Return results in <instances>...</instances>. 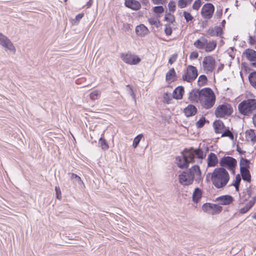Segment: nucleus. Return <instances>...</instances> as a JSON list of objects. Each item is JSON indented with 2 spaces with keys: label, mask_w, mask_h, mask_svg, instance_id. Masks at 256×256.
Listing matches in <instances>:
<instances>
[{
  "label": "nucleus",
  "mask_w": 256,
  "mask_h": 256,
  "mask_svg": "<svg viewBox=\"0 0 256 256\" xmlns=\"http://www.w3.org/2000/svg\"><path fill=\"white\" fill-rule=\"evenodd\" d=\"M206 154L200 148L194 149L192 148L188 150L185 148L181 152V156L176 158L177 166L181 168H187L190 163L194 162L196 158L202 160Z\"/></svg>",
  "instance_id": "1"
},
{
  "label": "nucleus",
  "mask_w": 256,
  "mask_h": 256,
  "mask_svg": "<svg viewBox=\"0 0 256 256\" xmlns=\"http://www.w3.org/2000/svg\"><path fill=\"white\" fill-rule=\"evenodd\" d=\"M202 172L198 166L194 165L188 170L184 171L178 176L179 182L184 186H189L194 180L199 184L202 180Z\"/></svg>",
  "instance_id": "2"
},
{
  "label": "nucleus",
  "mask_w": 256,
  "mask_h": 256,
  "mask_svg": "<svg viewBox=\"0 0 256 256\" xmlns=\"http://www.w3.org/2000/svg\"><path fill=\"white\" fill-rule=\"evenodd\" d=\"M211 179L215 187L220 188L226 185L230 180V176L225 168H218L211 174Z\"/></svg>",
  "instance_id": "3"
},
{
  "label": "nucleus",
  "mask_w": 256,
  "mask_h": 256,
  "mask_svg": "<svg viewBox=\"0 0 256 256\" xmlns=\"http://www.w3.org/2000/svg\"><path fill=\"white\" fill-rule=\"evenodd\" d=\"M201 92L200 102L204 108H210L216 102V96L214 92L210 88H204L202 90Z\"/></svg>",
  "instance_id": "4"
},
{
  "label": "nucleus",
  "mask_w": 256,
  "mask_h": 256,
  "mask_svg": "<svg viewBox=\"0 0 256 256\" xmlns=\"http://www.w3.org/2000/svg\"><path fill=\"white\" fill-rule=\"evenodd\" d=\"M238 110L240 114L250 116L253 111L256 110V99L250 98L242 101L238 105Z\"/></svg>",
  "instance_id": "5"
},
{
  "label": "nucleus",
  "mask_w": 256,
  "mask_h": 256,
  "mask_svg": "<svg viewBox=\"0 0 256 256\" xmlns=\"http://www.w3.org/2000/svg\"><path fill=\"white\" fill-rule=\"evenodd\" d=\"M236 164V160L234 158L230 156H224L220 161V165L221 168H226L228 170L231 172L232 174H234Z\"/></svg>",
  "instance_id": "6"
},
{
  "label": "nucleus",
  "mask_w": 256,
  "mask_h": 256,
  "mask_svg": "<svg viewBox=\"0 0 256 256\" xmlns=\"http://www.w3.org/2000/svg\"><path fill=\"white\" fill-rule=\"evenodd\" d=\"M233 112V109L230 104L224 103L219 105L216 109L214 114L217 118H224L230 116Z\"/></svg>",
  "instance_id": "7"
},
{
  "label": "nucleus",
  "mask_w": 256,
  "mask_h": 256,
  "mask_svg": "<svg viewBox=\"0 0 256 256\" xmlns=\"http://www.w3.org/2000/svg\"><path fill=\"white\" fill-rule=\"evenodd\" d=\"M198 76L196 67L189 65L188 66L186 72L183 74L182 78L184 81L188 82L194 80Z\"/></svg>",
  "instance_id": "8"
},
{
  "label": "nucleus",
  "mask_w": 256,
  "mask_h": 256,
  "mask_svg": "<svg viewBox=\"0 0 256 256\" xmlns=\"http://www.w3.org/2000/svg\"><path fill=\"white\" fill-rule=\"evenodd\" d=\"M216 62V60L213 56H209L204 57L202 61L204 71L207 74L212 72L215 68Z\"/></svg>",
  "instance_id": "9"
},
{
  "label": "nucleus",
  "mask_w": 256,
  "mask_h": 256,
  "mask_svg": "<svg viewBox=\"0 0 256 256\" xmlns=\"http://www.w3.org/2000/svg\"><path fill=\"white\" fill-rule=\"evenodd\" d=\"M120 57L125 63L130 65L137 64L141 60V59L138 56L132 54L129 52L120 54Z\"/></svg>",
  "instance_id": "10"
},
{
  "label": "nucleus",
  "mask_w": 256,
  "mask_h": 256,
  "mask_svg": "<svg viewBox=\"0 0 256 256\" xmlns=\"http://www.w3.org/2000/svg\"><path fill=\"white\" fill-rule=\"evenodd\" d=\"M202 210L209 214H215L220 213L222 210V208L216 204L206 203L202 205Z\"/></svg>",
  "instance_id": "11"
},
{
  "label": "nucleus",
  "mask_w": 256,
  "mask_h": 256,
  "mask_svg": "<svg viewBox=\"0 0 256 256\" xmlns=\"http://www.w3.org/2000/svg\"><path fill=\"white\" fill-rule=\"evenodd\" d=\"M214 11V6L211 3H206L203 6L201 10V14L205 19L210 20L212 18Z\"/></svg>",
  "instance_id": "12"
},
{
  "label": "nucleus",
  "mask_w": 256,
  "mask_h": 256,
  "mask_svg": "<svg viewBox=\"0 0 256 256\" xmlns=\"http://www.w3.org/2000/svg\"><path fill=\"white\" fill-rule=\"evenodd\" d=\"M0 44L7 50L15 52L16 49L10 39L0 32Z\"/></svg>",
  "instance_id": "13"
},
{
  "label": "nucleus",
  "mask_w": 256,
  "mask_h": 256,
  "mask_svg": "<svg viewBox=\"0 0 256 256\" xmlns=\"http://www.w3.org/2000/svg\"><path fill=\"white\" fill-rule=\"evenodd\" d=\"M242 55L250 62H252V66L256 68V51L252 49H246L242 53Z\"/></svg>",
  "instance_id": "14"
},
{
  "label": "nucleus",
  "mask_w": 256,
  "mask_h": 256,
  "mask_svg": "<svg viewBox=\"0 0 256 256\" xmlns=\"http://www.w3.org/2000/svg\"><path fill=\"white\" fill-rule=\"evenodd\" d=\"M233 198L230 195H224L219 196L216 198V201L219 204L228 205L233 201Z\"/></svg>",
  "instance_id": "15"
},
{
  "label": "nucleus",
  "mask_w": 256,
  "mask_h": 256,
  "mask_svg": "<svg viewBox=\"0 0 256 256\" xmlns=\"http://www.w3.org/2000/svg\"><path fill=\"white\" fill-rule=\"evenodd\" d=\"M125 6L132 10H138L141 8V4L140 2L136 0H126Z\"/></svg>",
  "instance_id": "16"
},
{
  "label": "nucleus",
  "mask_w": 256,
  "mask_h": 256,
  "mask_svg": "<svg viewBox=\"0 0 256 256\" xmlns=\"http://www.w3.org/2000/svg\"><path fill=\"white\" fill-rule=\"evenodd\" d=\"M202 90H193L189 94L188 99L190 102H198L200 101L201 96Z\"/></svg>",
  "instance_id": "17"
},
{
  "label": "nucleus",
  "mask_w": 256,
  "mask_h": 256,
  "mask_svg": "<svg viewBox=\"0 0 256 256\" xmlns=\"http://www.w3.org/2000/svg\"><path fill=\"white\" fill-rule=\"evenodd\" d=\"M218 158L216 154L214 153L210 152L208 157V166H215L218 163Z\"/></svg>",
  "instance_id": "18"
},
{
  "label": "nucleus",
  "mask_w": 256,
  "mask_h": 256,
  "mask_svg": "<svg viewBox=\"0 0 256 256\" xmlns=\"http://www.w3.org/2000/svg\"><path fill=\"white\" fill-rule=\"evenodd\" d=\"M135 30L136 34L140 36H144L148 33V30L142 24L136 26Z\"/></svg>",
  "instance_id": "19"
},
{
  "label": "nucleus",
  "mask_w": 256,
  "mask_h": 256,
  "mask_svg": "<svg viewBox=\"0 0 256 256\" xmlns=\"http://www.w3.org/2000/svg\"><path fill=\"white\" fill-rule=\"evenodd\" d=\"M197 112L196 107L192 104H189L184 109V112L187 117L193 116Z\"/></svg>",
  "instance_id": "20"
},
{
  "label": "nucleus",
  "mask_w": 256,
  "mask_h": 256,
  "mask_svg": "<svg viewBox=\"0 0 256 256\" xmlns=\"http://www.w3.org/2000/svg\"><path fill=\"white\" fill-rule=\"evenodd\" d=\"M214 132L216 134L222 133V131L224 128V125L223 122L220 120H216L213 123Z\"/></svg>",
  "instance_id": "21"
},
{
  "label": "nucleus",
  "mask_w": 256,
  "mask_h": 256,
  "mask_svg": "<svg viewBox=\"0 0 256 256\" xmlns=\"http://www.w3.org/2000/svg\"><path fill=\"white\" fill-rule=\"evenodd\" d=\"M184 94V88L182 86L177 87L174 91L173 96L176 100H180L182 98Z\"/></svg>",
  "instance_id": "22"
},
{
  "label": "nucleus",
  "mask_w": 256,
  "mask_h": 256,
  "mask_svg": "<svg viewBox=\"0 0 256 256\" xmlns=\"http://www.w3.org/2000/svg\"><path fill=\"white\" fill-rule=\"evenodd\" d=\"M246 137L248 140L253 143L256 142V133L254 130L250 129L246 132Z\"/></svg>",
  "instance_id": "23"
},
{
  "label": "nucleus",
  "mask_w": 256,
  "mask_h": 256,
  "mask_svg": "<svg viewBox=\"0 0 256 256\" xmlns=\"http://www.w3.org/2000/svg\"><path fill=\"white\" fill-rule=\"evenodd\" d=\"M202 192L201 189L198 188H196L192 194V200L196 203H198L200 200L202 196Z\"/></svg>",
  "instance_id": "24"
},
{
  "label": "nucleus",
  "mask_w": 256,
  "mask_h": 256,
  "mask_svg": "<svg viewBox=\"0 0 256 256\" xmlns=\"http://www.w3.org/2000/svg\"><path fill=\"white\" fill-rule=\"evenodd\" d=\"M176 73L174 69L172 68L166 74V81L168 82H174L176 80Z\"/></svg>",
  "instance_id": "25"
},
{
  "label": "nucleus",
  "mask_w": 256,
  "mask_h": 256,
  "mask_svg": "<svg viewBox=\"0 0 256 256\" xmlns=\"http://www.w3.org/2000/svg\"><path fill=\"white\" fill-rule=\"evenodd\" d=\"M206 44H207V40L204 38H202L201 40H197L194 44L195 47L199 49L204 48Z\"/></svg>",
  "instance_id": "26"
},
{
  "label": "nucleus",
  "mask_w": 256,
  "mask_h": 256,
  "mask_svg": "<svg viewBox=\"0 0 256 256\" xmlns=\"http://www.w3.org/2000/svg\"><path fill=\"white\" fill-rule=\"evenodd\" d=\"M250 161L244 158H241L240 162V170H247L250 168Z\"/></svg>",
  "instance_id": "27"
},
{
  "label": "nucleus",
  "mask_w": 256,
  "mask_h": 256,
  "mask_svg": "<svg viewBox=\"0 0 256 256\" xmlns=\"http://www.w3.org/2000/svg\"><path fill=\"white\" fill-rule=\"evenodd\" d=\"M242 178L244 180L250 182L251 180V175L248 170H240Z\"/></svg>",
  "instance_id": "28"
},
{
  "label": "nucleus",
  "mask_w": 256,
  "mask_h": 256,
  "mask_svg": "<svg viewBox=\"0 0 256 256\" xmlns=\"http://www.w3.org/2000/svg\"><path fill=\"white\" fill-rule=\"evenodd\" d=\"M216 46V41L212 40V42H207L206 45L205 46V51L206 52H210L214 50Z\"/></svg>",
  "instance_id": "29"
},
{
  "label": "nucleus",
  "mask_w": 256,
  "mask_h": 256,
  "mask_svg": "<svg viewBox=\"0 0 256 256\" xmlns=\"http://www.w3.org/2000/svg\"><path fill=\"white\" fill-rule=\"evenodd\" d=\"M248 80L251 86L256 89V71L249 74Z\"/></svg>",
  "instance_id": "30"
},
{
  "label": "nucleus",
  "mask_w": 256,
  "mask_h": 256,
  "mask_svg": "<svg viewBox=\"0 0 256 256\" xmlns=\"http://www.w3.org/2000/svg\"><path fill=\"white\" fill-rule=\"evenodd\" d=\"M208 78L204 74L200 75L198 80V84L199 86H203L207 84Z\"/></svg>",
  "instance_id": "31"
},
{
  "label": "nucleus",
  "mask_w": 256,
  "mask_h": 256,
  "mask_svg": "<svg viewBox=\"0 0 256 256\" xmlns=\"http://www.w3.org/2000/svg\"><path fill=\"white\" fill-rule=\"evenodd\" d=\"M98 144L103 150H108L109 148L106 140L102 138H100Z\"/></svg>",
  "instance_id": "32"
},
{
  "label": "nucleus",
  "mask_w": 256,
  "mask_h": 256,
  "mask_svg": "<svg viewBox=\"0 0 256 256\" xmlns=\"http://www.w3.org/2000/svg\"><path fill=\"white\" fill-rule=\"evenodd\" d=\"M68 174L71 175L70 178L74 182H78L79 184H83V182L81 180V178L76 174L74 173H68Z\"/></svg>",
  "instance_id": "33"
},
{
  "label": "nucleus",
  "mask_w": 256,
  "mask_h": 256,
  "mask_svg": "<svg viewBox=\"0 0 256 256\" xmlns=\"http://www.w3.org/2000/svg\"><path fill=\"white\" fill-rule=\"evenodd\" d=\"M192 0H179L178 1V6L180 8H186L188 5L191 4Z\"/></svg>",
  "instance_id": "34"
},
{
  "label": "nucleus",
  "mask_w": 256,
  "mask_h": 256,
  "mask_svg": "<svg viewBox=\"0 0 256 256\" xmlns=\"http://www.w3.org/2000/svg\"><path fill=\"white\" fill-rule=\"evenodd\" d=\"M222 137L228 136L230 138V140H234V136L232 132L228 129H226L222 133L221 136Z\"/></svg>",
  "instance_id": "35"
},
{
  "label": "nucleus",
  "mask_w": 256,
  "mask_h": 256,
  "mask_svg": "<svg viewBox=\"0 0 256 256\" xmlns=\"http://www.w3.org/2000/svg\"><path fill=\"white\" fill-rule=\"evenodd\" d=\"M164 20L172 24L175 21V18L174 15L169 12L166 14L164 16Z\"/></svg>",
  "instance_id": "36"
},
{
  "label": "nucleus",
  "mask_w": 256,
  "mask_h": 256,
  "mask_svg": "<svg viewBox=\"0 0 256 256\" xmlns=\"http://www.w3.org/2000/svg\"><path fill=\"white\" fill-rule=\"evenodd\" d=\"M143 135L142 134H140L134 138L133 142V146L134 148H136L137 147Z\"/></svg>",
  "instance_id": "37"
},
{
  "label": "nucleus",
  "mask_w": 256,
  "mask_h": 256,
  "mask_svg": "<svg viewBox=\"0 0 256 256\" xmlns=\"http://www.w3.org/2000/svg\"><path fill=\"white\" fill-rule=\"evenodd\" d=\"M148 21L150 25H154L157 28L159 27L160 26V22L156 18H149Z\"/></svg>",
  "instance_id": "38"
},
{
  "label": "nucleus",
  "mask_w": 256,
  "mask_h": 256,
  "mask_svg": "<svg viewBox=\"0 0 256 256\" xmlns=\"http://www.w3.org/2000/svg\"><path fill=\"white\" fill-rule=\"evenodd\" d=\"M206 122V118L202 116L196 123V127L198 128H202Z\"/></svg>",
  "instance_id": "39"
},
{
  "label": "nucleus",
  "mask_w": 256,
  "mask_h": 256,
  "mask_svg": "<svg viewBox=\"0 0 256 256\" xmlns=\"http://www.w3.org/2000/svg\"><path fill=\"white\" fill-rule=\"evenodd\" d=\"M183 16L186 22L191 21L194 18L193 16L190 12L186 11L183 12Z\"/></svg>",
  "instance_id": "40"
},
{
  "label": "nucleus",
  "mask_w": 256,
  "mask_h": 256,
  "mask_svg": "<svg viewBox=\"0 0 256 256\" xmlns=\"http://www.w3.org/2000/svg\"><path fill=\"white\" fill-rule=\"evenodd\" d=\"M168 8L169 9L170 12H174L176 10V3L174 1L171 0L169 2L168 4Z\"/></svg>",
  "instance_id": "41"
},
{
  "label": "nucleus",
  "mask_w": 256,
  "mask_h": 256,
  "mask_svg": "<svg viewBox=\"0 0 256 256\" xmlns=\"http://www.w3.org/2000/svg\"><path fill=\"white\" fill-rule=\"evenodd\" d=\"M153 12L156 14H162L164 12V8L162 6H156L153 8Z\"/></svg>",
  "instance_id": "42"
},
{
  "label": "nucleus",
  "mask_w": 256,
  "mask_h": 256,
  "mask_svg": "<svg viewBox=\"0 0 256 256\" xmlns=\"http://www.w3.org/2000/svg\"><path fill=\"white\" fill-rule=\"evenodd\" d=\"M202 4L201 0H196L192 5V8L194 10H198Z\"/></svg>",
  "instance_id": "43"
},
{
  "label": "nucleus",
  "mask_w": 256,
  "mask_h": 256,
  "mask_svg": "<svg viewBox=\"0 0 256 256\" xmlns=\"http://www.w3.org/2000/svg\"><path fill=\"white\" fill-rule=\"evenodd\" d=\"M256 200V197L254 196L252 198V200H250L248 203L246 204V206L248 208L250 209L253 206Z\"/></svg>",
  "instance_id": "44"
},
{
  "label": "nucleus",
  "mask_w": 256,
  "mask_h": 256,
  "mask_svg": "<svg viewBox=\"0 0 256 256\" xmlns=\"http://www.w3.org/2000/svg\"><path fill=\"white\" fill-rule=\"evenodd\" d=\"M164 32L167 36H170L172 33V29L169 24H166Z\"/></svg>",
  "instance_id": "45"
},
{
  "label": "nucleus",
  "mask_w": 256,
  "mask_h": 256,
  "mask_svg": "<svg viewBox=\"0 0 256 256\" xmlns=\"http://www.w3.org/2000/svg\"><path fill=\"white\" fill-rule=\"evenodd\" d=\"M55 191L56 194V197L58 200H60L62 198L61 190L59 186H56L55 187Z\"/></svg>",
  "instance_id": "46"
},
{
  "label": "nucleus",
  "mask_w": 256,
  "mask_h": 256,
  "mask_svg": "<svg viewBox=\"0 0 256 256\" xmlns=\"http://www.w3.org/2000/svg\"><path fill=\"white\" fill-rule=\"evenodd\" d=\"M84 14L83 13L79 14L76 16V18L74 20V23L78 24L80 19L82 18Z\"/></svg>",
  "instance_id": "47"
},
{
  "label": "nucleus",
  "mask_w": 256,
  "mask_h": 256,
  "mask_svg": "<svg viewBox=\"0 0 256 256\" xmlns=\"http://www.w3.org/2000/svg\"><path fill=\"white\" fill-rule=\"evenodd\" d=\"M222 34V30L220 26H215L216 36H220Z\"/></svg>",
  "instance_id": "48"
},
{
  "label": "nucleus",
  "mask_w": 256,
  "mask_h": 256,
  "mask_svg": "<svg viewBox=\"0 0 256 256\" xmlns=\"http://www.w3.org/2000/svg\"><path fill=\"white\" fill-rule=\"evenodd\" d=\"M241 181V177L239 174H238L236 176L235 182L232 185H240Z\"/></svg>",
  "instance_id": "49"
},
{
  "label": "nucleus",
  "mask_w": 256,
  "mask_h": 256,
  "mask_svg": "<svg viewBox=\"0 0 256 256\" xmlns=\"http://www.w3.org/2000/svg\"><path fill=\"white\" fill-rule=\"evenodd\" d=\"M198 56V52H192L190 53V60H195L196 59Z\"/></svg>",
  "instance_id": "50"
},
{
  "label": "nucleus",
  "mask_w": 256,
  "mask_h": 256,
  "mask_svg": "<svg viewBox=\"0 0 256 256\" xmlns=\"http://www.w3.org/2000/svg\"><path fill=\"white\" fill-rule=\"evenodd\" d=\"M207 34L210 35V36H216V34H215V27L214 28H210L207 30Z\"/></svg>",
  "instance_id": "51"
},
{
  "label": "nucleus",
  "mask_w": 256,
  "mask_h": 256,
  "mask_svg": "<svg viewBox=\"0 0 256 256\" xmlns=\"http://www.w3.org/2000/svg\"><path fill=\"white\" fill-rule=\"evenodd\" d=\"M98 94V91H96V90L94 91L90 94V98L92 100H94L96 98Z\"/></svg>",
  "instance_id": "52"
},
{
  "label": "nucleus",
  "mask_w": 256,
  "mask_h": 256,
  "mask_svg": "<svg viewBox=\"0 0 256 256\" xmlns=\"http://www.w3.org/2000/svg\"><path fill=\"white\" fill-rule=\"evenodd\" d=\"M152 2L155 4H163L166 2V0H152Z\"/></svg>",
  "instance_id": "53"
},
{
  "label": "nucleus",
  "mask_w": 256,
  "mask_h": 256,
  "mask_svg": "<svg viewBox=\"0 0 256 256\" xmlns=\"http://www.w3.org/2000/svg\"><path fill=\"white\" fill-rule=\"evenodd\" d=\"M176 55H173L169 58L168 62L172 64L176 60Z\"/></svg>",
  "instance_id": "54"
},
{
  "label": "nucleus",
  "mask_w": 256,
  "mask_h": 256,
  "mask_svg": "<svg viewBox=\"0 0 256 256\" xmlns=\"http://www.w3.org/2000/svg\"><path fill=\"white\" fill-rule=\"evenodd\" d=\"M250 210V208H248L246 206H245L243 208H242L240 210V212L241 214H245Z\"/></svg>",
  "instance_id": "55"
},
{
  "label": "nucleus",
  "mask_w": 256,
  "mask_h": 256,
  "mask_svg": "<svg viewBox=\"0 0 256 256\" xmlns=\"http://www.w3.org/2000/svg\"><path fill=\"white\" fill-rule=\"evenodd\" d=\"M249 40H250V44H256V41L255 40L252 38V36H250V38H249Z\"/></svg>",
  "instance_id": "56"
},
{
  "label": "nucleus",
  "mask_w": 256,
  "mask_h": 256,
  "mask_svg": "<svg viewBox=\"0 0 256 256\" xmlns=\"http://www.w3.org/2000/svg\"><path fill=\"white\" fill-rule=\"evenodd\" d=\"M142 4L146 6V7H148L149 6V2H148V0H142Z\"/></svg>",
  "instance_id": "57"
},
{
  "label": "nucleus",
  "mask_w": 256,
  "mask_h": 256,
  "mask_svg": "<svg viewBox=\"0 0 256 256\" xmlns=\"http://www.w3.org/2000/svg\"><path fill=\"white\" fill-rule=\"evenodd\" d=\"M222 16V10H221L220 12H216L215 16L217 18H220Z\"/></svg>",
  "instance_id": "58"
},
{
  "label": "nucleus",
  "mask_w": 256,
  "mask_h": 256,
  "mask_svg": "<svg viewBox=\"0 0 256 256\" xmlns=\"http://www.w3.org/2000/svg\"><path fill=\"white\" fill-rule=\"evenodd\" d=\"M252 122L254 126L256 128V114L252 117Z\"/></svg>",
  "instance_id": "59"
},
{
  "label": "nucleus",
  "mask_w": 256,
  "mask_h": 256,
  "mask_svg": "<svg viewBox=\"0 0 256 256\" xmlns=\"http://www.w3.org/2000/svg\"><path fill=\"white\" fill-rule=\"evenodd\" d=\"M237 151L240 154H244L246 152L242 150H241L240 148L238 146L236 148Z\"/></svg>",
  "instance_id": "60"
},
{
  "label": "nucleus",
  "mask_w": 256,
  "mask_h": 256,
  "mask_svg": "<svg viewBox=\"0 0 256 256\" xmlns=\"http://www.w3.org/2000/svg\"><path fill=\"white\" fill-rule=\"evenodd\" d=\"M207 23H208V21L207 20H204V21H203L202 22V27L204 28H206L207 26Z\"/></svg>",
  "instance_id": "61"
},
{
  "label": "nucleus",
  "mask_w": 256,
  "mask_h": 256,
  "mask_svg": "<svg viewBox=\"0 0 256 256\" xmlns=\"http://www.w3.org/2000/svg\"><path fill=\"white\" fill-rule=\"evenodd\" d=\"M247 193H248V195L249 197L251 196H252V190L250 189V188H247Z\"/></svg>",
  "instance_id": "62"
},
{
  "label": "nucleus",
  "mask_w": 256,
  "mask_h": 256,
  "mask_svg": "<svg viewBox=\"0 0 256 256\" xmlns=\"http://www.w3.org/2000/svg\"><path fill=\"white\" fill-rule=\"evenodd\" d=\"M235 188H236V190L238 192L239 190V186H240V185H233Z\"/></svg>",
  "instance_id": "63"
},
{
  "label": "nucleus",
  "mask_w": 256,
  "mask_h": 256,
  "mask_svg": "<svg viewBox=\"0 0 256 256\" xmlns=\"http://www.w3.org/2000/svg\"><path fill=\"white\" fill-rule=\"evenodd\" d=\"M225 23H226V21H225V20H224L222 21V24L224 26V24H225Z\"/></svg>",
  "instance_id": "64"
}]
</instances>
